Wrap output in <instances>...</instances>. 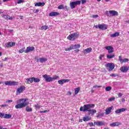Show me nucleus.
Here are the masks:
<instances>
[{"label": "nucleus", "instance_id": "obj_5", "mask_svg": "<svg viewBox=\"0 0 129 129\" xmlns=\"http://www.w3.org/2000/svg\"><path fill=\"white\" fill-rule=\"evenodd\" d=\"M78 38V34L77 33H74L71 35H70L67 39L70 40V41H74V40L77 39Z\"/></svg>", "mask_w": 129, "mask_h": 129}, {"label": "nucleus", "instance_id": "obj_37", "mask_svg": "<svg viewBox=\"0 0 129 129\" xmlns=\"http://www.w3.org/2000/svg\"><path fill=\"white\" fill-rule=\"evenodd\" d=\"M84 121H88V120H90V118L88 117H84L83 118Z\"/></svg>", "mask_w": 129, "mask_h": 129}, {"label": "nucleus", "instance_id": "obj_1", "mask_svg": "<svg viewBox=\"0 0 129 129\" xmlns=\"http://www.w3.org/2000/svg\"><path fill=\"white\" fill-rule=\"evenodd\" d=\"M16 102L17 104L15 106V108H16V109H19V108H24V107H26V106L29 104V102H27V99L26 98L17 100Z\"/></svg>", "mask_w": 129, "mask_h": 129}, {"label": "nucleus", "instance_id": "obj_10", "mask_svg": "<svg viewBox=\"0 0 129 129\" xmlns=\"http://www.w3.org/2000/svg\"><path fill=\"white\" fill-rule=\"evenodd\" d=\"M33 51H35V47L33 46H28L26 48V49H25V53H30V52H33Z\"/></svg>", "mask_w": 129, "mask_h": 129}, {"label": "nucleus", "instance_id": "obj_52", "mask_svg": "<svg viewBox=\"0 0 129 129\" xmlns=\"http://www.w3.org/2000/svg\"><path fill=\"white\" fill-rule=\"evenodd\" d=\"M93 88H96V87H97L98 88H100V87H101V86H97V85H95L94 86H93Z\"/></svg>", "mask_w": 129, "mask_h": 129}, {"label": "nucleus", "instance_id": "obj_61", "mask_svg": "<svg viewBox=\"0 0 129 129\" xmlns=\"http://www.w3.org/2000/svg\"><path fill=\"white\" fill-rule=\"evenodd\" d=\"M34 13H39V10H35L34 11Z\"/></svg>", "mask_w": 129, "mask_h": 129}, {"label": "nucleus", "instance_id": "obj_49", "mask_svg": "<svg viewBox=\"0 0 129 129\" xmlns=\"http://www.w3.org/2000/svg\"><path fill=\"white\" fill-rule=\"evenodd\" d=\"M6 20H12L13 17H11L10 16H6Z\"/></svg>", "mask_w": 129, "mask_h": 129}, {"label": "nucleus", "instance_id": "obj_55", "mask_svg": "<svg viewBox=\"0 0 129 129\" xmlns=\"http://www.w3.org/2000/svg\"><path fill=\"white\" fill-rule=\"evenodd\" d=\"M92 18H98V15H93Z\"/></svg>", "mask_w": 129, "mask_h": 129}, {"label": "nucleus", "instance_id": "obj_51", "mask_svg": "<svg viewBox=\"0 0 129 129\" xmlns=\"http://www.w3.org/2000/svg\"><path fill=\"white\" fill-rule=\"evenodd\" d=\"M17 4H22V3H24V0H18Z\"/></svg>", "mask_w": 129, "mask_h": 129}, {"label": "nucleus", "instance_id": "obj_21", "mask_svg": "<svg viewBox=\"0 0 129 129\" xmlns=\"http://www.w3.org/2000/svg\"><path fill=\"white\" fill-rule=\"evenodd\" d=\"M39 60L40 63H44V62H47V61L48 60V59L45 57H41L39 58Z\"/></svg>", "mask_w": 129, "mask_h": 129}, {"label": "nucleus", "instance_id": "obj_24", "mask_svg": "<svg viewBox=\"0 0 129 129\" xmlns=\"http://www.w3.org/2000/svg\"><path fill=\"white\" fill-rule=\"evenodd\" d=\"M59 15V13L57 12H51L49 14V17H56V16H58Z\"/></svg>", "mask_w": 129, "mask_h": 129}, {"label": "nucleus", "instance_id": "obj_59", "mask_svg": "<svg viewBox=\"0 0 129 129\" xmlns=\"http://www.w3.org/2000/svg\"><path fill=\"white\" fill-rule=\"evenodd\" d=\"M99 25L100 24H99L98 25H96L94 27L96 28V29H99Z\"/></svg>", "mask_w": 129, "mask_h": 129}, {"label": "nucleus", "instance_id": "obj_12", "mask_svg": "<svg viewBox=\"0 0 129 129\" xmlns=\"http://www.w3.org/2000/svg\"><path fill=\"white\" fill-rule=\"evenodd\" d=\"M94 124L98 125V126H101L102 125H104V122L103 121H95L94 122Z\"/></svg>", "mask_w": 129, "mask_h": 129}, {"label": "nucleus", "instance_id": "obj_13", "mask_svg": "<svg viewBox=\"0 0 129 129\" xmlns=\"http://www.w3.org/2000/svg\"><path fill=\"white\" fill-rule=\"evenodd\" d=\"M119 61L122 64V63H125V62H128L129 60L127 58H121V56H119Z\"/></svg>", "mask_w": 129, "mask_h": 129}, {"label": "nucleus", "instance_id": "obj_63", "mask_svg": "<svg viewBox=\"0 0 129 129\" xmlns=\"http://www.w3.org/2000/svg\"><path fill=\"white\" fill-rule=\"evenodd\" d=\"M0 106H1V107H5L7 106V105H2Z\"/></svg>", "mask_w": 129, "mask_h": 129}, {"label": "nucleus", "instance_id": "obj_31", "mask_svg": "<svg viewBox=\"0 0 129 129\" xmlns=\"http://www.w3.org/2000/svg\"><path fill=\"white\" fill-rule=\"evenodd\" d=\"M18 84L19 82L11 81V86H15L16 85H18Z\"/></svg>", "mask_w": 129, "mask_h": 129}, {"label": "nucleus", "instance_id": "obj_64", "mask_svg": "<svg viewBox=\"0 0 129 129\" xmlns=\"http://www.w3.org/2000/svg\"><path fill=\"white\" fill-rule=\"evenodd\" d=\"M7 60H8V58L6 57L5 59H2V61H6Z\"/></svg>", "mask_w": 129, "mask_h": 129}, {"label": "nucleus", "instance_id": "obj_19", "mask_svg": "<svg viewBox=\"0 0 129 129\" xmlns=\"http://www.w3.org/2000/svg\"><path fill=\"white\" fill-rule=\"evenodd\" d=\"M45 6V3L39 2L35 4V7H44Z\"/></svg>", "mask_w": 129, "mask_h": 129}, {"label": "nucleus", "instance_id": "obj_62", "mask_svg": "<svg viewBox=\"0 0 129 129\" xmlns=\"http://www.w3.org/2000/svg\"><path fill=\"white\" fill-rule=\"evenodd\" d=\"M79 49H76V50H75V53H78V52H79Z\"/></svg>", "mask_w": 129, "mask_h": 129}, {"label": "nucleus", "instance_id": "obj_41", "mask_svg": "<svg viewBox=\"0 0 129 129\" xmlns=\"http://www.w3.org/2000/svg\"><path fill=\"white\" fill-rule=\"evenodd\" d=\"M61 80H62V82L63 84L67 83V82H69V81H70V80H69L68 79H62Z\"/></svg>", "mask_w": 129, "mask_h": 129}, {"label": "nucleus", "instance_id": "obj_17", "mask_svg": "<svg viewBox=\"0 0 129 129\" xmlns=\"http://www.w3.org/2000/svg\"><path fill=\"white\" fill-rule=\"evenodd\" d=\"M121 123L119 122H115L112 123L110 124V126H118V125H120Z\"/></svg>", "mask_w": 129, "mask_h": 129}, {"label": "nucleus", "instance_id": "obj_29", "mask_svg": "<svg viewBox=\"0 0 129 129\" xmlns=\"http://www.w3.org/2000/svg\"><path fill=\"white\" fill-rule=\"evenodd\" d=\"M26 110L28 112H31V111H32L33 109H32V108L30 107L29 106H27L26 108Z\"/></svg>", "mask_w": 129, "mask_h": 129}, {"label": "nucleus", "instance_id": "obj_53", "mask_svg": "<svg viewBox=\"0 0 129 129\" xmlns=\"http://www.w3.org/2000/svg\"><path fill=\"white\" fill-rule=\"evenodd\" d=\"M115 112L116 114L120 113V111H119V109H117L115 111Z\"/></svg>", "mask_w": 129, "mask_h": 129}, {"label": "nucleus", "instance_id": "obj_40", "mask_svg": "<svg viewBox=\"0 0 129 129\" xmlns=\"http://www.w3.org/2000/svg\"><path fill=\"white\" fill-rule=\"evenodd\" d=\"M119 110L120 111V112H123L124 111H125V110H126V108H122L121 109H119Z\"/></svg>", "mask_w": 129, "mask_h": 129}, {"label": "nucleus", "instance_id": "obj_3", "mask_svg": "<svg viewBox=\"0 0 129 129\" xmlns=\"http://www.w3.org/2000/svg\"><path fill=\"white\" fill-rule=\"evenodd\" d=\"M105 14L107 17L111 18V17H115V16H118V12L114 10H110L109 11H106Z\"/></svg>", "mask_w": 129, "mask_h": 129}, {"label": "nucleus", "instance_id": "obj_44", "mask_svg": "<svg viewBox=\"0 0 129 129\" xmlns=\"http://www.w3.org/2000/svg\"><path fill=\"white\" fill-rule=\"evenodd\" d=\"M104 57V54H100V55L99 57V59L100 60H102V58Z\"/></svg>", "mask_w": 129, "mask_h": 129}, {"label": "nucleus", "instance_id": "obj_46", "mask_svg": "<svg viewBox=\"0 0 129 129\" xmlns=\"http://www.w3.org/2000/svg\"><path fill=\"white\" fill-rule=\"evenodd\" d=\"M0 117H1L2 118H3H3H4V117H5V114L0 112Z\"/></svg>", "mask_w": 129, "mask_h": 129}, {"label": "nucleus", "instance_id": "obj_23", "mask_svg": "<svg viewBox=\"0 0 129 129\" xmlns=\"http://www.w3.org/2000/svg\"><path fill=\"white\" fill-rule=\"evenodd\" d=\"M34 82L33 78H30L26 79V83L27 84H30V83H32Z\"/></svg>", "mask_w": 129, "mask_h": 129}, {"label": "nucleus", "instance_id": "obj_38", "mask_svg": "<svg viewBox=\"0 0 129 129\" xmlns=\"http://www.w3.org/2000/svg\"><path fill=\"white\" fill-rule=\"evenodd\" d=\"M57 9H58V10H63L64 9V6L62 5H59Z\"/></svg>", "mask_w": 129, "mask_h": 129}, {"label": "nucleus", "instance_id": "obj_58", "mask_svg": "<svg viewBox=\"0 0 129 129\" xmlns=\"http://www.w3.org/2000/svg\"><path fill=\"white\" fill-rule=\"evenodd\" d=\"M86 3V0H82V4H85Z\"/></svg>", "mask_w": 129, "mask_h": 129}, {"label": "nucleus", "instance_id": "obj_39", "mask_svg": "<svg viewBox=\"0 0 129 129\" xmlns=\"http://www.w3.org/2000/svg\"><path fill=\"white\" fill-rule=\"evenodd\" d=\"M111 90V87L110 86H108L105 88L106 91H110Z\"/></svg>", "mask_w": 129, "mask_h": 129}, {"label": "nucleus", "instance_id": "obj_26", "mask_svg": "<svg viewBox=\"0 0 129 129\" xmlns=\"http://www.w3.org/2000/svg\"><path fill=\"white\" fill-rule=\"evenodd\" d=\"M11 117H12V115H11L10 114H4V118L9 119V118H11Z\"/></svg>", "mask_w": 129, "mask_h": 129}, {"label": "nucleus", "instance_id": "obj_8", "mask_svg": "<svg viewBox=\"0 0 129 129\" xmlns=\"http://www.w3.org/2000/svg\"><path fill=\"white\" fill-rule=\"evenodd\" d=\"M42 77L44 78V79H45L46 82H52V77H51L49 75H43Z\"/></svg>", "mask_w": 129, "mask_h": 129}, {"label": "nucleus", "instance_id": "obj_25", "mask_svg": "<svg viewBox=\"0 0 129 129\" xmlns=\"http://www.w3.org/2000/svg\"><path fill=\"white\" fill-rule=\"evenodd\" d=\"M90 113V114H91L92 115H93L94 114V113H96V110L95 109H90V110H89V112Z\"/></svg>", "mask_w": 129, "mask_h": 129}, {"label": "nucleus", "instance_id": "obj_57", "mask_svg": "<svg viewBox=\"0 0 129 129\" xmlns=\"http://www.w3.org/2000/svg\"><path fill=\"white\" fill-rule=\"evenodd\" d=\"M71 94H72V93L70 91L68 92L67 93L68 95H71Z\"/></svg>", "mask_w": 129, "mask_h": 129}, {"label": "nucleus", "instance_id": "obj_36", "mask_svg": "<svg viewBox=\"0 0 129 129\" xmlns=\"http://www.w3.org/2000/svg\"><path fill=\"white\" fill-rule=\"evenodd\" d=\"M104 115V113H101V114H98L96 117L100 118V117H102Z\"/></svg>", "mask_w": 129, "mask_h": 129}, {"label": "nucleus", "instance_id": "obj_48", "mask_svg": "<svg viewBox=\"0 0 129 129\" xmlns=\"http://www.w3.org/2000/svg\"><path fill=\"white\" fill-rule=\"evenodd\" d=\"M49 110H45L44 111H40V113H45V112H49Z\"/></svg>", "mask_w": 129, "mask_h": 129}, {"label": "nucleus", "instance_id": "obj_2", "mask_svg": "<svg viewBox=\"0 0 129 129\" xmlns=\"http://www.w3.org/2000/svg\"><path fill=\"white\" fill-rule=\"evenodd\" d=\"M95 106V105L94 104H88L84 105L83 106H81L80 108V111H83L85 112V111H89L90 108H94Z\"/></svg>", "mask_w": 129, "mask_h": 129}, {"label": "nucleus", "instance_id": "obj_7", "mask_svg": "<svg viewBox=\"0 0 129 129\" xmlns=\"http://www.w3.org/2000/svg\"><path fill=\"white\" fill-rule=\"evenodd\" d=\"M81 1H78L76 2H72L70 3V6L71 9H74L77 5H80Z\"/></svg>", "mask_w": 129, "mask_h": 129}, {"label": "nucleus", "instance_id": "obj_60", "mask_svg": "<svg viewBox=\"0 0 129 129\" xmlns=\"http://www.w3.org/2000/svg\"><path fill=\"white\" fill-rule=\"evenodd\" d=\"M64 8L66 9V11H68L69 10V8H68V6H66Z\"/></svg>", "mask_w": 129, "mask_h": 129}, {"label": "nucleus", "instance_id": "obj_11", "mask_svg": "<svg viewBox=\"0 0 129 129\" xmlns=\"http://www.w3.org/2000/svg\"><path fill=\"white\" fill-rule=\"evenodd\" d=\"M104 49L107 50L108 53L110 54V53L113 52V47L111 46H107L104 47Z\"/></svg>", "mask_w": 129, "mask_h": 129}, {"label": "nucleus", "instance_id": "obj_22", "mask_svg": "<svg viewBox=\"0 0 129 129\" xmlns=\"http://www.w3.org/2000/svg\"><path fill=\"white\" fill-rule=\"evenodd\" d=\"M118 36H119V32H115L114 34L110 35L111 38H115V37H118Z\"/></svg>", "mask_w": 129, "mask_h": 129}, {"label": "nucleus", "instance_id": "obj_20", "mask_svg": "<svg viewBox=\"0 0 129 129\" xmlns=\"http://www.w3.org/2000/svg\"><path fill=\"white\" fill-rule=\"evenodd\" d=\"M111 109H112V106H111L105 110L106 114H109L111 112Z\"/></svg>", "mask_w": 129, "mask_h": 129}, {"label": "nucleus", "instance_id": "obj_9", "mask_svg": "<svg viewBox=\"0 0 129 129\" xmlns=\"http://www.w3.org/2000/svg\"><path fill=\"white\" fill-rule=\"evenodd\" d=\"M25 90V87L24 86H21L19 88H18L16 90V93L17 95L20 94V93H23V92Z\"/></svg>", "mask_w": 129, "mask_h": 129}, {"label": "nucleus", "instance_id": "obj_42", "mask_svg": "<svg viewBox=\"0 0 129 129\" xmlns=\"http://www.w3.org/2000/svg\"><path fill=\"white\" fill-rule=\"evenodd\" d=\"M57 83H58V84H60V85H63V84H64L63 83V81L62 80H58Z\"/></svg>", "mask_w": 129, "mask_h": 129}, {"label": "nucleus", "instance_id": "obj_56", "mask_svg": "<svg viewBox=\"0 0 129 129\" xmlns=\"http://www.w3.org/2000/svg\"><path fill=\"white\" fill-rule=\"evenodd\" d=\"M7 103H11V102H13V100H8L6 101Z\"/></svg>", "mask_w": 129, "mask_h": 129}, {"label": "nucleus", "instance_id": "obj_18", "mask_svg": "<svg viewBox=\"0 0 129 129\" xmlns=\"http://www.w3.org/2000/svg\"><path fill=\"white\" fill-rule=\"evenodd\" d=\"M120 70L121 72H127L128 71V68L126 67H122L120 68Z\"/></svg>", "mask_w": 129, "mask_h": 129}, {"label": "nucleus", "instance_id": "obj_43", "mask_svg": "<svg viewBox=\"0 0 129 129\" xmlns=\"http://www.w3.org/2000/svg\"><path fill=\"white\" fill-rule=\"evenodd\" d=\"M35 107L37 109H39L41 108V105H40L39 104H37L35 105Z\"/></svg>", "mask_w": 129, "mask_h": 129}, {"label": "nucleus", "instance_id": "obj_54", "mask_svg": "<svg viewBox=\"0 0 129 129\" xmlns=\"http://www.w3.org/2000/svg\"><path fill=\"white\" fill-rule=\"evenodd\" d=\"M118 97H121V96H122V94H121V93H119L118 94Z\"/></svg>", "mask_w": 129, "mask_h": 129}, {"label": "nucleus", "instance_id": "obj_45", "mask_svg": "<svg viewBox=\"0 0 129 129\" xmlns=\"http://www.w3.org/2000/svg\"><path fill=\"white\" fill-rule=\"evenodd\" d=\"M114 99H115V97H111L108 99V101H113V100H114Z\"/></svg>", "mask_w": 129, "mask_h": 129}, {"label": "nucleus", "instance_id": "obj_32", "mask_svg": "<svg viewBox=\"0 0 129 129\" xmlns=\"http://www.w3.org/2000/svg\"><path fill=\"white\" fill-rule=\"evenodd\" d=\"M5 85H8L11 86V81H7L5 82Z\"/></svg>", "mask_w": 129, "mask_h": 129}, {"label": "nucleus", "instance_id": "obj_35", "mask_svg": "<svg viewBox=\"0 0 129 129\" xmlns=\"http://www.w3.org/2000/svg\"><path fill=\"white\" fill-rule=\"evenodd\" d=\"M26 51V47H24L19 50V53H24V52L25 53Z\"/></svg>", "mask_w": 129, "mask_h": 129}, {"label": "nucleus", "instance_id": "obj_28", "mask_svg": "<svg viewBox=\"0 0 129 129\" xmlns=\"http://www.w3.org/2000/svg\"><path fill=\"white\" fill-rule=\"evenodd\" d=\"M48 29H49V27L47 26H43L41 27L40 30H41L42 31H44V30L45 31H46V30H48Z\"/></svg>", "mask_w": 129, "mask_h": 129}, {"label": "nucleus", "instance_id": "obj_6", "mask_svg": "<svg viewBox=\"0 0 129 129\" xmlns=\"http://www.w3.org/2000/svg\"><path fill=\"white\" fill-rule=\"evenodd\" d=\"M105 67L107 68V69L108 71H112V70L114 69V67H115V66L113 63L109 62L105 64Z\"/></svg>", "mask_w": 129, "mask_h": 129}, {"label": "nucleus", "instance_id": "obj_30", "mask_svg": "<svg viewBox=\"0 0 129 129\" xmlns=\"http://www.w3.org/2000/svg\"><path fill=\"white\" fill-rule=\"evenodd\" d=\"M115 56V55H114V54H111V55L107 54V58L108 59H112V58H114Z\"/></svg>", "mask_w": 129, "mask_h": 129}, {"label": "nucleus", "instance_id": "obj_50", "mask_svg": "<svg viewBox=\"0 0 129 129\" xmlns=\"http://www.w3.org/2000/svg\"><path fill=\"white\" fill-rule=\"evenodd\" d=\"M89 124L90 126H95V124H94V123L93 124V122L89 123Z\"/></svg>", "mask_w": 129, "mask_h": 129}, {"label": "nucleus", "instance_id": "obj_4", "mask_svg": "<svg viewBox=\"0 0 129 129\" xmlns=\"http://www.w3.org/2000/svg\"><path fill=\"white\" fill-rule=\"evenodd\" d=\"M81 46L80 45V44H77L75 45L72 44L70 46V47L65 48V51H70L72 50V49H79V48H80Z\"/></svg>", "mask_w": 129, "mask_h": 129}, {"label": "nucleus", "instance_id": "obj_47", "mask_svg": "<svg viewBox=\"0 0 129 129\" xmlns=\"http://www.w3.org/2000/svg\"><path fill=\"white\" fill-rule=\"evenodd\" d=\"M110 76H111V77H116V76H117V75H116V74H111V75H110Z\"/></svg>", "mask_w": 129, "mask_h": 129}, {"label": "nucleus", "instance_id": "obj_33", "mask_svg": "<svg viewBox=\"0 0 129 129\" xmlns=\"http://www.w3.org/2000/svg\"><path fill=\"white\" fill-rule=\"evenodd\" d=\"M80 91V88H77L75 89V94L76 95V94H78V93Z\"/></svg>", "mask_w": 129, "mask_h": 129}, {"label": "nucleus", "instance_id": "obj_34", "mask_svg": "<svg viewBox=\"0 0 129 129\" xmlns=\"http://www.w3.org/2000/svg\"><path fill=\"white\" fill-rule=\"evenodd\" d=\"M33 81L34 82L38 83V82H40V80L39 78L33 77Z\"/></svg>", "mask_w": 129, "mask_h": 129}, {"label": "nucleus", "instance_id": "obj_16", "mask_svg": "<svg viewBox=\"0 0 129 129\" xmlns=\"http://www.w3.org/2000/svg\"><path fill=\"white\" fill-rule=\"evenodd\" d=\"M92 49L91 48V47H90V48H88L86 49H84L83 51V53L84 54H88V53H90V52H92Z\"/></svg>", "mask_w": 129, "mask_h": 129}, {"label": "nucleus", "instance_id": "obj_27", "mask_svg": "<svg viewBox=\"0 0 129 129\" xmlns=\"http://www.w3.org/2000/svg\"><path fill=\"white\" fill-rule=\"evenodd\" d=\"M57 79H59V76L54 75L51 78V81H54V80H57Z\"/></svg>", "mask_w": 129, "mask_h": 129}, {"label": "nucleus", "instance_id": "obj_15", "mask_svg": "<svg viewBox=\"0 0 129 129\" xmlns=\"http://www.w3.org/2000/svg\"><path fill=\"white\" fill-rule=\"evenodd\" d=\"M15 45H16L15 42H9L6 44V46L7 48H11V47H13V46H15Z\"/></svg>", "mask_w": 129, "mask_h": 129}, {"label": "nucleus", "instance_id": "obj_14", "mask_svg": "<svg viewBox=\"0 0 129 129\" xmlns=\"http://www.w3.org/2000/svg\"><path fill=\"white\" fill-rule=\"evenodd\" d=\"M99 27L100 30H106L107 29V25L104 24H99Z\"/></svg>", "mask_w": 129, "mask_h": 129}]
</instances>
